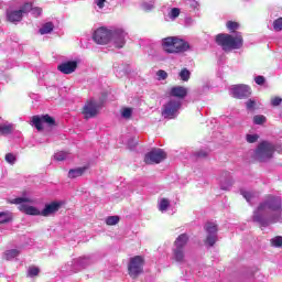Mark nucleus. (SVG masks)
<instances>
[{
	"label": "nucleus",
	"mask_w": 282,
	"mask_h": 282,
	"mask_svg": "<svg viewBox=\"0 0 282 282\" xmlns=\"http://www.w3.org/2000/svg\"><path fill=\"white\" fill-rule=\"evenodd\" d=\"M6 161L9 163V164H14V162H17V156L12 153H7L6 154Z\"/></svg>",
	"instance_id": "42"
},
{
	"label": "nucleus",
	"mask_w": 282,
	"mask_h": 282,
	"mask_svg": "<svg viewBox=\"0 0 282 282\" xmlns=\"http://www.w3.org/2000/svg\"><path fill=\"white\" fill-rule=\"evenodd\" d=\"M259 141V134H248L249 144H254V142Z\"/></svg>",
	"instance_id": "44"
},
{
	"label": "nucleus",
	"mask_w": 282,
	"mask_h": 282,
	"mask_svg": "<svg viewBox=\"0 0 282 282\" xmlns=\"http://www.w3.org/2000/svg\"><path fill=\"white\" fill-rule=\"evenodd\" d=\"M231 95L234 96V98H246V96H248V86L243 84L234 85L231 87Z\"/></svg>",
	"instance_id": "16"
},
{
	"label": "nucleus",
	"mask_w": 282,
	"mask_h": 282,
	"mask_svg": "<svg viewBox=\"0 0 282 282\" xmlns=\"http://www.w3.org/2000/svg\"><path fill=\"white\" fill-rule=\"evenodd\" d=\"M31 123L36 130L43 131V123L47 124L48 127H56V119L50 115L33 116Z\"/></svg>",
	"instance_id": "10"
},
{
	"label": "nucleus",
	"mask_w": 282,
	"mask_h": 282,
	"mask_svg": "<svg viewBox=\"0 0 282 282\" xmlns=\"http://www.w3.org/2000/svg\"><path fill=\"white\" fill-rule=\"evenodd\" d=\"M39 272H41V270L37 267L29 268V276H39Z\"/></svg>",
	"instance_id": "41"
},
{
	"label": "nucleus",
	"mask_w": 282,
	"mask_h": 282,
	"mask_svg": "<svg viewBox=\"0 0 282 282\" xmlns=\"http://www.w3.org/2000/svg\"><path fill=\"white\" fill-rule=\"evenodd\" d=\"M180 109H182V101L171 99L163 106L162 116L167 118V120H173Z\"/></svg>",
	"instance_id": "9"
},
{
	"label": "nucleus",
	"mask_w": 282,
	"mask_h": 282,
	"mask_svg": "<svg viewBox=\"0 0 282 282\" xmlns=\"http://www.w3.org/2000/svg\"><path fill=\"white\" fill-rule=\"evenodd\" d=\"M87 171V167H76V169H70L68 171V177L69 180H76V177H83L85 175V172Z\"/></svg>",
	"instance_id": "19"
},
{
	"label": "nucleus",
	"mask_w": 282,
	"mask_h": 282,
	"mask_svg": "<svg viewBox=\"0 0 282 282\" xmlns=\"http://www.w3.org/2000/svg\"><path fill=\"white\" fill-rule=\"evenodd\" d=\"M12 131H14V124L12 123L0 124V135H10Z\"/></svg>",
	"instance_id": "23"
},
{
	"label": "nucleus",
	"mask_w": 282,
	"mask_h": 282,
	"mask_svg": "<svg viewBox=\"0 0 282 282\" xmlns=\"http://www.w3.org/2000/svg\"><path fill=\"white\" fill-rule=\"evenodd\" d=\"M169 206H171V200L169 198H162L159 203V210L164 213V210H169Z\"/></svg>",
	"instance_id": "27"
},
{
	"label": "nucleus",
	"mask_w": 282,
	"mask_h": 282,
	"mask_svg": "<svg viewBox=\"0 0 282 282\" xmlns=\"http://www.w3.org/2000/svg\"><path fill=\"white\" fill-rule=\"evenodd\" d=\"M253 120V124H258V126H262L265 124V122H268V118L263 115H256L252 118Z\"/></svg>",
	"instance_id": "26"
},
{
	"label": "nucleus",
	"mask_w": 282,
	"mask_h": 282,
	"mask_svg": "<svg viewBox=\"0 0 282 282\" xmlns=\"http://www.w3.org/2000/svg\"><path fill=\"white\" fill-rule=\"evenodd\" d=\"M19 254H21V252L17 249L7 250L6 259H8V260L14 259V258L19 257Z\"/></svg>",
	"instance_id": "33"
},
{
	"label": "nucleus",
	"mask_w": 282,
	"mask_h": 282,
	"mask_svg": "<svg viewBox=\"0 0 282 282\" xmlns=\"http://www.w3.org/2000/svg\"><path fill=\"white\" fill-rule=\"evenodd\" d=\"M173 259L176 261V263H184L185 254L184 249H173Z\"/></svg>",
	"instance_id": "22"
},
{
	"label": "nucleus",
	"mask_w": 282,
	"mask_h": 282,
	"mask_svg": "<svg viewBox=\"0 0 282 282\" xmlns=\"http://www.w3.org/2000/svg\"><path fill=\"white\" fill-rule=\"evenodd\" d=\"M118 224H120V216H108L106 218L107 226H116Z\"/></svg>",
	"instance_id": "28"
},
{
	"label": "nucleus",
	"mask_w": 282,
	"mask_h": 282,
	"mask_svg": "<svg viewBox=\"0 0 282 282\" xmlns=\"http://www.w3.org/2000/svg\"><path fill=\"white\" fill-rule=\"evenodd\" d=\"M273 30L275 32L282 31V18H278L276 20L273 21Z\"/></svg>",
	"instance_id": "36"
},
{
	"label": "nucleus",
	"mask_w": 282,
	"mask_h": 282,
	"mask_svg": "<svg viewBox=\"0 0 282 282\" xmlns=\"http://www.w3.org/2000/svg\"><path fill=\"white\" fill-rule=\"evenodd\" d=\"M112 39H113L115 46L118 50H121V47H124V44L127 43V41L124 40L127 39V32H124V30L122 29L113 30Z\"/></svg>",
	"instance_id": "14"
},
{
	"label": "nucleus",
	"mask_w": 282,
	"mask_h": 282,
	"mask_svg": "<svg viewBox=\"0 0 282 282\" xmlns=\"http://www.w3.org/2000/svg\"><path fill=\"white\" fill-rule=\"evenodd\" d=\"M282 102V98L281 97H272L271 98V105L272 107H279Z\"/></svg>",
	"instance_id": "43"
},
{
	"label": "nucleus",
	"mask_w": 282,
	"mask_h": 282,
	"mask_svg": "<svg viewBox=\"0 0 282 282\" xmlns=\"http://www.w3.org/2000/svg\"><path fill=\"white\" fill-rule=\"evenodd\" d=\"M256 85H264L265 84V77L259 75L254 78Z\"/></svg>",
	"instance_id": "45"
},
{
	"label": "nucleus",
	"mask_w": 282,
	"mask_h": 282,
	"mask_svg": "<svg viewBox=\"0 0 282 282\" xmlns=\"http://www.w3.org/2000/svg\"><path fill=\"white\" fill-rule=\"evenodd\" d=\"M188 236L186 234H181L174 241V246L177 249L184 250L188 243Z\"/></svg>",
	"instance_id": "18"
},
{
	"label": "nucleus",
	"mask_w": 282,
	"mask_h": 282,
	"mask_svg": "<svg viewBox=\"0 0 282 282\" xmlns=\"http://www.w3.org/2000/svg\"><path fill=\"white\" fill-rule=\"evenodd\" d=\"M18 11H20V14L22 15L28 14V12L32 11V3L30 2L24 3L23 7H21L20 10Z\"/></svg>",
	"instance_id": "34"
},
{
	"label": "nucleus",
	"mask_w": 282,
	"mask_h": 282,
	"mask_svg": "<svg viewBox=\"0 0 282 282\" xmlns=\"http://www.w3.org/2000/svg\"><path fill=\"white\" fill-rule=\"evenodd\" d=\"M248 109L249 111H257V109H259V106L257 105V101L254 99H249Z\"/></svg>",
	"instance_id": "39"
},
{
	"label": "nucleus",
	"mask_w": 282,
	"mask_h": 282,
	"mask_svg": "<svg viewBox=\"0 0 282 282\" xmlns=\"http://www.w3.org/2000/svg\"><path fill=\"white\" fill-rule=\"evenodd\" d=\"M170 96L184 99L185 96H188V89L184 86H174L170 90Z\"/></svg>",
	"instance_id": "17"
},
{
	"label": "nucleus",
	"mask_w": 282,
	"mask_h": 282,
	"mask_svg": "<svg viewBox=\"0 0 282 282\" xmlns=\"http://www.w3.org/2000/svg\"><path fill=\"white\" fill-rule=\"evenodd\" d=\"M144 257L134 256L130 258L128 263V274L131 279H138L140 274H144Z\"/></svg>",
	"instance_id": "5"
},
{
	"label": "nucleus",
	"mask_w": 282,
	"mask_h": 282,
	"mask_svg": "<svg viewBox=\"0 0 282 282\" xmlns=\"http://www.w3.org/2000/svg\"><path fill=\"white\" fill-rule=\"evenodd\" d=\"M271 246H273L274 248H281L282 247V237L276 236V237L272 238Z\"/></svg>",
	"instance_id": "35"
},
{
	"label": "nucleus",
	"mask_w": 282,
	"mask_h": 282,
	"mask_svg": "<svg viewBox=\"0 0 282 282\" xmlns=\"http://www.w3.org/2000/svg\"><path fill=\"white\" fill-rule=\"evenodd\" d=\"M99 109L100 106H98V102H96L94 99H90L83 107L82 113L86 120H89V118H96L98 116Z\"/></svg>",
	"instance_id": "11"
},
{
	"label": "nucleus",
	"mask_w": 282,
	"mask_h": 282,
	"mask_svg": "<svg viewBox=\"0 0 282 282\" xmlns=\"http://www.w3.org/2000/svg\"><path fill=\"white\" fill-rule=\"evenodd\" d=\"M132 142L133 143L129 142L130 147H138V139H132Z\"/></svg>",
	"instance_id": "49"
},
{
	"label": "nucleus",
	"mask_w": 282,
	"mask_h": 282,
	"mask_svg": "<svg viewBox=\"0 0 282 282\" xmlns=\"http://www.w3.org/2000/svg\"><path fill=\"white\" fill-rule=\"evenodd\" d=\"M67 155H69V153L59 151V152L55 153L53 158L56 162H63V161L67 160Z\"/></svg>",
	"instance_id": "29"
},
{
	"label": "nucleus",
	"mask_w": 282,
	"mask_h": 282,
	"mask_svg": "<svg viewBox=\"0 0 282 282\" xmlns=\"http://www.w3.org/2000/svg\"><path fill=\"white\" fill-rule=\"evenodd\" d=\"M281 198L268 196L253 214V221L260 224L263 228L276 224L281 219Z\"/></svg>",
	"instance_id": "1"
},
{
	"label": "nucleus",
	"mask_w": 282,
	"mask_h": 282,
	"mask_svg": "<svg viewBox=\"0 0 282 282\" xmlns=\"http://www.w3.org/2000/svg\"><path fill=\"white\" fill-rule=\"evenodd\" d=\"M167 154L164 150L160 148H154L150 152L144 155V163L145 164H161L166 160Z\"/></svg>",
	"instance_id": "8"
},
{
	"label": "nucleus",
	"mask_w": 282,
	"mask_h": 282,
	"mask_svg": "<svg viewBox=\"0 0 282 282\" xmlns=\"http://www.w3.org/2000/svg\"><path fill=\"white\" fill-rule=\"evenodd\" d=\"M107 0H95V3H96V6L99 7L100 10H102V8H105V2Z\"/></svg>",
	"instance_id": "46"
},
{
	"label": "nucleus",
	"mask_w": 282,
	"mask_h": 282,
	"mask_svg": "<svg viewBox=\"0 0 282 282\" xmlns=\"http://www.w3.org/2000/svg\"><path fill=\"white\" fill-rule=\"evenodd\" d=\"M226 28L231 34H235V32H237V30L239 29V22L227 21Z\"/></svg>",
	"instance_id": "24"
},
{
	"label": "nucleus",
	"mask_w": 282,
	"mask_h": 282,
	"mask_svg": "<svg viewBox=\"0 0 282 282\" xmlns=\"http://www.w3.org/2000/svg\"><path fill=\"white\" fill-rule=\"evenodd\" d=\"M181 10L180 8H173L170 12H169V17L172 20L177 19V17H180Z\"/></svg>",
	"instance_id": "38"
},
{
	"label": "nucleus",
	"mask_w": 282,
	"mask_h": 282,
	"mask_svg": "<svg viewBox=\"0 0 282 282\" xmlns=\"http://www.w3.org/2000/svg\"><path fill=\"white\" fill-rule=\"evenodd\" d=\"M63 208V203L58 200L51 202L44 206L41 212L42 217H50L51 215H56L58 210Z\"/></svg>",
	"instance_id": "12"
},
{
	"label": "nucleus",
	"mask_w": 282,
	"mask_h": 282,
	"mask_svg": "<svg viewBox=\"0 0 282 282\" xmlns=\"http://www.w3.org/2000/svg\"><path fill=\"white\" fill-rule=\"evenodd\" d=\"M242 197H245V199H248V192H242Z\"/></svg>",
	"instance_id": "51"
},
{
	"label": "nucleus",
	"mask_w": 282,
	"mask_h": 282,
	"mask_svg": "<svg viewBox=\"0 0 282 282\" xmlns=\"http://www.w3.org/2000/svg\"><path fill=\"white\" fill-rule=\"evenodd\" d=\"M205 243L206 246H209V248H213V246L217 243V235H207Z\"/></svg>",
	"instance_id": "30"
},
{
	"label": "nucleus",
	"mask_w": 282,
	"mask_h": 282,
	"mask_svg": "<svg viewBox=\"0 0 282 282\" xmlns=\"http://www.w3.org/2000/svg\"><path fill=\"white\" fill-rule=\"evenodd\" d=\"M208 156V153H206L205 151H198L196 153V158H207Z\"/></svg>",
	"instance_id": "48"
},
{
	"label": "nucleus",
	"mask_w": 282,
	"mask_h": 282,
	"mask_svg": "<svg viewBox=\"0 0 282 282\" xmlns=\"http://www.w3.org/2000/svg\"><path fill=\"white\" fill-rule=\"evenodd\" d=\"M204 230L207 235H217L219 228L217 227V224L207 221L204 226Z\"/></svg>",
	"instance_id": "21"
},
{
	"label": "nucleus",
	"mask_w": 282,
	"mask_h": 282,
	"mask_svg": "<svg viewBox=\"0 0 282 282\" xmlns=\"http://www.w3.org/2000/svg\"><path fill=\"white\" fill-rule=\"evenodd\" d=\"M7 19L11 23H17L23 19V15L21 14L20 10L10 11L7 13Z\"/></svg>",
	"instance_id": "20"
},
{
	"label": "nucleus",
	"mask_w": 282,
	"mask_h": 282,
	"mask_svg": "<svg viewBox=\"0 0 282 282\" xmlns=\"http://www.w3.org/2000/svg\"><path fill=\"white\" fill-rule=\"evenodd\" d=\"M215 43L221 47L223 52L228 53L243 47V36L240 33H219L215 36Z\"/></svg>",
	"instance_id": "2"
},
{
	"label": "nucleus",
	"mask_w": 282,
	"mask_h": 282,
	"mask_svg": "<svg viewBox=\"0 0 282 282\" xmlns=\"http://www.w3.org/2000/svg\"><path fill=\"white\" fill-rule=\"evenodd\" d=\"M31 202H32V199H30V198L18 197V198L12 199L10 202V204H20L18 208L21 213H24V215H32V216L41 215V210H39V208H36L34 206L25 205V204H30Z\"/></svg>",
	"instance_id": "6"
},
{
	"label": "nucleus",
	"mask_w": 282,
	"mask_h": 282,
	"mask_svg": "<svg viewBox=\"0 0 282 282\" xmlns=\"http://www.w3.org/2000/svg\"><path fill=\"white\" fill-rule=\"evenodd\" d=\"M156 76H159V80H166L169 78V73H166V70L160 69L158 70Z\"/></svg>",
	"instance_id": "40"
},
{
	"label": "nucleus",
	"mask_w": 282,
	"mask_h": 282,
	"mask_svg": "<svg viewBox=\"0 0 282 282\" xmlns=\"http://www.w3.org/2000/svg\"><path fill=\"white\" fill-rule=\"evenodd\" d=\"M274 144L269 141H261L256 149V159L258 162H268V160H272L274 155Z\"/></svg>",
	"instance_id": "4"
},
{
	"label": "nucleus",
	"mask_w": 282,
	"mask_h": 282,
	"mask_svg": "<svg viewBox=\"0 0 282 282\" xmlns=\"http://www.w3.org/2000/svg\"><path fill=\"white\" fill-rule=\"evenodd\" d=\"M218 181L221 191H230V188H232V185L235 184V181H232V176L229 172H224L223 174H220Z\"/></svg>",
	"instance_id": "15"
},
{
	"label": "nucleus",
	"mask_w": 282,
	"mask_h": 282,
	"mask_svg": "<svg viewBox=\"0 0 282 282\" xmlns=\"http://www.w3.org/2000/svg\"><path fill=\"white\" fill-rule=\"evenodd\" d=\"M181 80H184V83H187V80L191 79V70L187 68H183L180 73Z\"/></svg>",
	"instance_id": "32"
},
{
	"label": "nucleus",
	"mask_w": 282,
	"mask_h": 282,
	"mask_svg": "<svg viewBox=\"0 0 282 282\" xmlns=\"http://www.w3.org/2000/svg\"><path fill=\"white\" fill-rule=\"evenodd\" d=\"M9 221H12V217H10V214L8 212H0V225L9 224Z\"/></svg>",
	"instance_id": "31"
},
{
	"label": "nucleus",
	"mask_w": 282,
	"mask_h": 282,
	"mask_svg": "<svg viewBox=\"0 0 282 282\" xmlns=\"http://www.w3.org/2000/svg\"><path fill=\"white\" fill-rule=\"evenodd\" d=\"M76 69H78V62L76 61H66L57 65V70L61 72V74H74Z\"/></svg>",
	"instance_id": "13"
},
{
	"label": "nucleus",
	"mask_w": 282,
	"mask_h": 282,
	"mask_svg": "<svg viewBox=\"0 0 282 282\" xmlns=\"http://www.w3.org/2000/svg\"><path fill=\"white\" fill-rule=\"evenodd\" d=\"M162 50L166 54H184L191 50V44L182 39L169 36L162 40Z\"/></svg>",
	"instance_id": "3"
},
{
	"label": "nucleus",
	"mask_w": 282,
	"mask_h": 282,
	"mask_svg": "<svg viewBox=\"0 0 282 282\" xmlns=\"http://www.w3.org/2000/svg\"><path fill=\"white\" fill-rule=\"evenodd\" d=\"M112 36V30H109L105 26H100L94 32L93 41H95L97 45H107L111 42Z\"/></svg>",
	"instance_id": "7"
},
{
	"label": "nucleus",
	"mask_w": 282,
	"mask_h": 282,
	"mask_svg": "<svg viewBox=\"0 0 282 282\" xmlns=\"http://www.w3.org/2000/svg\"><path fill=\"white\" fill-rule=\"evenodd\" d=\"M32 11L34 12V14H37V17L43 13V9L39 7L32 8Z\"/></svg>",
	"instance_id": "47"
},
{
	"label": "nucleus",
	"mask_w": 282,
	"mask_h": 282,
	"mask_svg": "<svg viewBox=\"0 0 282 282\" xmlns=\"http://www.w3.org/2000/svg\"><path fill=\"white\" fill-rule=\"evenodd\" d=\"M121 116H122V118H126V120H129V118H131V116H133V109L123 108Z\"/></svg>",
	"instance_id": "37"
},
{
	"label": "nucleus",
	"mask_w": 282,
	"mask_h": 282,
	"mask_svg": "<svg viewBox=\"0 0 282 282\" xmlns=\"http://www.w3.org/2000/svg\"><path fill=\"white\" fill-rule=\"evenodd\" d=\"M145 10H153V4H144Z\"/></svg>",
	"instance_id": "50"
},
{
	"label": "nucleus",
	"mask_w": 282,
	"mask_h": 282,
	"mask_svg": "<svg viewBox=\"0 0 282 282\" xmlns=\"http://www.w3.org/2000/svg\"><path fill=\"white\" fill-rule=\"evenodd\" d=\"M54 30V24L52 22H46L41 29L40 34H50Z\"/></svg>",
	"instance_id": "25"
}]
</instances>
